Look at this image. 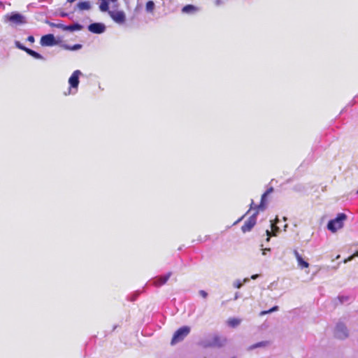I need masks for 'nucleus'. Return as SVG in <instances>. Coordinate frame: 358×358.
Masks as SVG:
<instances>
[{"label": "nucleus", "mask_w": 358, "mask_h": 358, "mask_svg": "<svg viewBox=\"0 0 358 358\" xmlns=\"http://www.w3.org/2000/svg\"><path fill=\"white\" fill-rule=\"evenodd\" d=\"M249 282V278H244V280H243V282H244V283H246V282Z\"/></svg>", "instance_id": "33"}, {"label": "nucleus", "mask_w": 358, "mask_h": 358, "mask_svg": "<svg viewBox=\"0 0 358 358\" xmlns=\"http://www.w3.org/2000/svg\"><path fill=\"white\" fill-rule=\"evenodd\" d=\"M9 20L16 24L24 22V17L19 13H12L9 17Z\"/></svg>", "instance_id": "10"}, {"label": "nucleus", "mask_w": 358, "mask_h": 358, "mask_svg": "<svg viewBox=\"0 0 358 358\" xmlns=\"http://www.w3.org/2000/svg\"><path fill=\"white\" fill-rule=\"evenodd\" d=\"M107 1H108L109 3H110V2H113H113H115L117 0H107Z\"/></svg>", "instance_id": "34"}, {"label": "nucleus", "mask_w": 358, "mask_h": 358, "mask_svg": "<svg viewBox=\"0 0 358 358\" xmlns=\"http://www.w3.org/2000/svg\"><path fill=\"white\" fill-rule=\"evenodd\" d=\"M357 194H358V190H357Z\"/></svg>", "instance_id": "41"}, {"label": "nucleus", "mask_w": 358, "mask_h": 358, "mask_svg": "<svg viewBox=\"0 0 358 358\" xmlns=\"http://www.w3.org/2000/svg\"><path fill=\"white\" fill-rule=\"evenodd\" d=\"M272 191V189L270 190L266 191L265 193H264L262 196V202L259 206H257L258 210L254 213L252 216L250 217V218L245 222L243 226L242 227L241 229L243 233L250 231L252 228L256 224V216L258 213L259 210H264L265 209V206L264 205V201L266 196Z\"/></svg>", "instance_id": "1"}, {"label": "nucleus", "mask_w": 358, "mask_h": 358, "mask_svg": "<svg viewBox=\"0 0 358 358\" xmlns=\"http://www.w3.org/2000/svg\"><path fill=\"white\" fill-rule=\"evenodd\" d=\"M57 43L52 34H47L41 37V44L43 46H52Z\"/></svg>", "instance_id": "8"}, {"label": "nucleus", "mask_w": 358, "mask_h": 358, "mask_svg": "<svg viewBox=\"0 0 358 358\" xmlns=\"http://www.w3.org/2000/svg\"><path fill=\"white\" fill-rule=\"evenodd\" d=\"M108 14L113 20L119 24H122L125 22L126 15L122 10H109Z\"/></svg>", "instance_id": "5"}, {"label": "nucleus", "mask_w": 358, "mask_h": 358, "mask_svg": "<svg viewBox=\"0 0 358 358\" xmlns=\"http://www.w3.org/2000/svg\"><path fill=\"white\" fill-rule=\"evenodd\" d=\"M334 334L335 336L339 339H344L348 336L347 328L343 324H338L336 325Z\"/></svg>", "instance_id": "6"}, {"label": "nucleus", "mask_w": 358, "mask_h": 358, "mask_svg": "<svg viewBox=\"0 0 358 358\" xmlns=\"http://www.w3.org/2000/svg\"><path fill=\"white\" fill-rule=\"evenodd\" d=\"M171 276V273L166 274L165 275L161 276L159 278L155 280L154 283L157 286H161L166 282Z\"/></svg>", "instance_id": "12"}, {"label": "nucleus", "mask_w": 358, "mask_h": 358, "mask_svg": "<svg viewBox=\"0 0 358 358\" xmlns=\"http://www.w3.org/2000/svg\"><path fill=\"white\" fill-rule=\"evenodd\" d=\"M199 294H200V295H201V296H202L203 298L206 297V296H207V293H206L205 291H203V290H201V291L199 292Z\"/></svg>", "instance_id": "27"}, {"label": "nucleus", "mask_w": 358, "mask_h": 358, "mask_svg": "<svg viewBox=\"0 0 358 358\" xmlns=\"http://www.w3.org/2000/svg\"><path fill=\"white\" fill-rule=\"evenodd\" d=\"M270 251V248H264L262 249V255H266L267 254V252Z\"/></svg>", "instance_id": "28"}, {"label": "nucleus", "mask_w": 358, "mask_h": 358, "mask_svg": "<svg viewBox=\"0 0 358 358\" xmlns=\"http://www.w3.org/2000/svg\"><path fill=\"white\" fill-rule=\"evenodd\" d=\"M55 26L57 27H59V28H62L63 30H64V27H66L65 25L61 24H56Z\"/></svg>", "instance_id": "30"}, {"label": "nucleus", "mask_w": 358, "mask_h": 358, "mask_svg": "<svg viewBox=\"0 0 358 358\" xmlns=\"http://www.w3.org/2000/svg\"><path fill=\"white\" fill-rule=\"evenodd\" d=\"M339 257H340V255H338V256L336 257V259H339Z\"/></svg>", "instance_id": "40"}, {"label": "nucleus", "mask_w": 358, "mask_h": 358, "mask_svg": "<svg viewBox=\"0 0 358 358\" xmlns=\"http://www.w3.org/2000/svg\"><path fill=\"white\" fill-rule=\"evenodd\" d=\"M82 73L79 70L75 71L69 79V84L70 85L68 94H75L78 91L79 85V77ZM67 95V93H65Z\"/></svg>", "instance_id": "3"}, {"label": "nucleus", "mask_w": 358, "mask_h": 358, "mask_svg": "<svg viewBox=\"0 0 358 358\" xmlns=\"http://www.w3.org/2000/svg\"><path fill=\"white\" fill-rule=\"evenodd\" d=\"M222 3L221 0H216L215 3L216 5H220Z\"/></svg>", "instance_id": "32"}, {"label": "nucleus", "mask_w": 358, "mask_h": 358, "mask_svg": "<svg viewBox=\"0 0 358 358\" xmlns=\"http://www.w3.org/2000/svg\"><path fill=\"white\" fill-rule=\"evenodd\" d=\"M253 205V201H252L251 202V207H250V209L252 208V206Z\"/></svg>", "instance_id": "38"}, {"label": "nucleus", "mask_w": 358, "mask_h": 358, "mask_svg": "<svg viewBox=\"0 0 358 358\" xmlns=\"http://www.w3.org/2000/svg\"><path fill=\"white\" fill-rule=\"evenodd\" d=\"M269 345V342L268 341H260V342H258L257 343H255V344H252L251 345H250L248 348V350H253L256 348H266L267 346H268Z\"/></svg>", "instance_id": "11"}, {"label": "nucleus", "mask_w": 358, "mask_h": 358, "mask_svg": "<svg viewBox=\"0 0 358 358\" xmlns=\"http://www.w3.org/2000/svg\"><path fill=\"white\" fill-rule=\"evenodd\" d=\"M241 322V320L238 318H229L227 320V324L231 327H238Z\"/></svg>", "instance_id": "15"}, {"label": "nucleus", "mask_w": 358, "mask_h": 358, "mask_svg": "<svg viewBox=\"0 0 358 358\" xmlns=\"http://www.w3.org/2000/svg\"><path fill=\"white\" fill-rule=\"evenodd\" d=\"M101 2V4L99 6V9L102 12H106V11H109L108 10V4H109V2L107 1V0H100Z\"/></svg>", "instance_id": "17"}, {"label": "nucleus", "mask_w": 358, "mask_h": 358, "mask_svg": "<svg viewBox=\"0 0 358 358\" xmlns=\"http://www.w3.org/2000/svg\"><path fill=\"white\" fill-rule=\"evenodd\" d=\"M354 257H355V255H352L350 256L348 258H347V259H345L344 260V263L345 264V263H347V262H350V261H352V260L354 259Z\"/></svg>", "instance_id": "25"}, {"label": "nucleus", "mask_w": 358, "mask_h": 358, "mask_svg": "<svg viewBox=\"0 0 358 358\" xmlns=\"http://www.w3.org/2000/svg\"><path fill=\"white\" fill-rule=\"evenodd\" d=\"M283 220H284V221H286V220H287V217H283Z\"/></svg>", "instance_id": "39"}, {"label": "nucleus", "mask_w": 358, "mask_h": 358, "mask_svg": "<svg viewBox=\"0 0 358 358\" xmlns=\"http://www.w3.org/2000/svg\"><path fill=\"white\" fill-rule=\"evenodd\" d=\"M287 227V224H285V227H284V230L286 231V229Z\"/></svg>", "instance_id": "37"}, {"label": "nucleus", "mask_w": 358, "mask_h": 358, "mask_svg": "<svg viewBox=\"0 0 358 358\" xmlns=\"http://www.w3.org/2000/svg\"><path fill=\"white\" fill-rule=\"evenodd\" d=\"M80 48H81V45H79V44H76L72 48H68V49L71 50H79Z\"/></svg>", "instance_id": "23"}, {"label": "nucleus", "mask_w": 358, "mask_h": 358, "mask_svg": "<svg viewBox=\"0 0 358 358\" xmlns=\"http://www.w3.org/2000/svg\"><path fill=\"white\" fill-rule=\"evenodd\" d=\"M190 332V328L187 326L182 327L178 329L171 340V344L175 345L178 342L182 341Z\"/></svg>", "instance_id": "4"}, {"label": "nucleus", "mask_w": 358, "mask_h": 358, "mask_svg": "<svg viewBox=\"0 0 358 358\" xmlns=\"http://www.w3.org/2000/svg\"><path fill=\"white\" fill-rule=\"evenodd\" d=\"M88 30L94 34H102L106 31V26L103 23L95 22L88 26Z\"/></svg>", "instance_id": "7"}, {"label": "nucleus", "mask_w": 358, "mask_h": 358, "mask_svg": "<svg viewBox=\"0 0 358 358\" xmlns=\"http://www.w3.org/2000/svg\"><path fill=\"white\" fill-rule=\"evenodd\" d=\"M27 40L31 42V43H34V36H29L28 38H27Z\"/></svg>", "instance_id": "29"}, {"label": "nucleus", "mask_w": 358, "mask_h": 358, "mask_svg": "<svg viewBox=\"0 0 358 358\" xmlns=\"http://www.w3.org/2000/svg\"><path fill=\"white\" fill-rule=\"evenodd\" d=\"M278 306H274V307H273L272 308H271V309H270V310H264V311H262V312L260 313V315H261V316H262V315H266V314L273 313V312H274V311L277 310H278Z\"/></svg>", "instance_id": "21"}, {"label": "nucleus", "mask_w": 358, "mask_h": 358, "mask_svg": "<svg viewBox=\"0 0 358 358\" xmlns=\"http://www.w3.org/2000/svg\"><path fill=\"white\" fill-rule=\"evenodd\" d=\"M266 235H267V236H268V237H267V238H266V241H269V240H270V236H271V231H270L268 229H267V230L266 231Z\"/></svg>", "instance_id": "26"}, {"label": "nucleus", "mask_w": 358, "mask_h": 358, "mask_svg": "<svg viewBox=\"0 0 358 358\" xmlns=\"http://www.w3.org/2000/svg\"><path fill=\"white\" fill-rule=\"evenodd\" d=\"M77 8L80 10H89L91 8V3L88 1L79 2L77 4Z\"/></svg>", "instance_id": "13"}, {"label": "nucleus", "mask_w": 358, "mask_h": 358, "mask_svg": "<svg viewBox=\"0 0 358 358\" xmlns=\"http://www.w3.org/2000/svg\"><path fill=\"white\" fill-rule=\"evenodd\" d=\"M25 52L27 53H28L29 55L34 57L35 59H43V57L40 54H38V52H36L29 48H27Z\"/></svg>", "instance_id": "18"}, {"label": "nucleus", "mask_w": 358, "mask_h": 358, "mask_svg": "<svg viewBox=\"0 0 358 358\" xmlns=\"http://www.w3.org/2000/svg\"><path fill=\"white\" fill-rule=\"evenodd\" d=\"M243 283L240 280H236L234 282V286L238 289L242 287Z\"/></svg>", "instance_id": "22"}, {"label": "nucleus", "mask_w": 358, "mask_h": 358, "mask_svg": "<svg viewBox=\"0 0 358 358\" xmlns=\"http://www.w3.org/2000/svg\"><path fill=\"white\" fill-rule=\"evenodd\" d=\"M82 29H83V26L78 23H76V24H73L72 25H69L67 27H64V30L71 31H78V30H81Z\"/></svg>", "instance_id": "14"}, {"label": "nucleus", "mask_w": 358, "mask_h": 358, "mask_svg": "<svg viewBox=\"0 0 358 358\" xmlns=\"http://www.w3.org/2000/svg\"><path fill=\"white\" fill-rule=\"evenodd\" d=\"M278 222V219L276 218L275 220V223H271V224L273 236H276L277 233L279 231V227L276 226Z\"/></svg>", "instance_id": "20"}, {"label": "nucleus", "mask_w": 358, "mask_h": 358, "mask_svg": "<svg viewBox=\"0 0 358 358\" xmlns=\"http://www.w3.org/2000/svg\"><path fill=\"white\" fill-rule=\"evenodd\" d=\"M238 297V293H236V295H235V299H237Z\"/></svg>", "instance_id": "36"}, {"label": "nucleus", "mask_w": 358, "mask_h": 358, "mask_svg": "<svg viewBox=\"0 0 358 358\" xmlns=\"http://www.w3.org/2000/svg\"><path fill=\"white\" fill-rule=\"evenodd\" d=\"M293 254L297 261V264H298V267L300 268V269H303V268H308L309 267V264L308 262L305 261L303 257H301V255L299 254V252L296 250H294L293 251Z\"/></svg>", "instance_id": "9"}, {"label": "nucleus", "mask_w": 358, "mask_h": 358, "mask_svg": "<svg viewBox=\"0 0 358 358\" xmlns=\"http://www.w3.org/2000/svg\"><path fill=\"white\" fill-rule=\"evenodd\" d=\"M155 3L152 1H148L145 5V10L148 13H152L155 9Z\"/></svg>", "instance_id": "19"}, {"label": "nucleus", "mask_w": 358, "mask_h": 358, "mask_svg": "<svg viewBox=\"0 0 358 358\" xmlns=\"http://www.w3.org/2000/svg\"><path fill=\"white\" fill-rule=\"evenodd\" d=\"M347 216L344 213H339L335 219L331 220L327 224V229L332 233H336L342 229Z\"/></svg>", "instance_id": "2"}, {"label": "nucleus", "mask_w": 358, "mask_h": 358, "mask_svg": "<svg viewBox=\"0 0 358 358\" xmlns=\"http://www.w3.org/2000/svg\"><path fill=\"white\" fill-rule=\"evenodd\" d=\"M355 257H358V251H357L355 254H354Z\"/></svg>", "instance_id": "35"}, {"label": "nucleus", "mask_w": 358, "mask_h": 358, "mask_svg": "<svg viewBox=\"0 0 358 358\" xmlns=\"http://www.w3.org/2000/svg\"><path fill=\"white\" fill-rule=\"evenodd\" d=\"M259 277V275L258 274H255V275H252L251 276V278L253 279V280H255L257 279V278Z\"/></svg>", "instance_id": "31"}, {"label": "nucleus", "mask_w": 358, "mask_h": 358, "mask_svg": "<svg viewBox=\"0 0 358 358\" xmlns=\"http://www.w3.org/2000/svg\"><path fill=\"white\" fill-rule=\"evenodd\" d=\"M16 44V46L19 48V49H21V50H23L24 51H26V50L27 49V48H25L24 46L22 45L19 42H16L15 43Z\"/></svg>", "instance_id": "24"}, {"label": "nucleus", "mask_w": 358, "mask_h": 358, "mask_svg": "<svg viewBox=\"0 0 358 358\" xmlns=\"http://www.w3.org/2000/svg\"><path fill=\"white\" fill-rule=\"evenodd\" d=\"M197 10L196 8L192 5H187L184 6L182 9V12L183 13H192Z\"/></svg>", "instance_id": "16"}]
</instances>
